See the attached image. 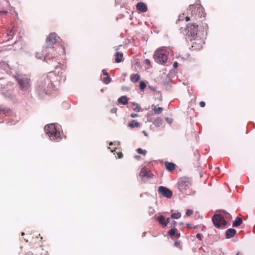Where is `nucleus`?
<instances>
[{
  "label": "nucleus",
  "mask_w": 255,
  "mask_h": 255,
  "mask_svg": "<svg viewBox=\"0 0 255 255\" xmlns=\"http://www.w3.org/2000/svg\"><path fill=\"white\" fill-rule=\"evenodd\" d=\"M191 179L186 176L180 177L177 182V187L180 192L187 195H193L195 192L192 189Z\"/></svg>",
  "instance_id": "obj_3"
},
{
  "label": "nucleus",
  "mask_w": 255,
  "mask_h": 255,
  "mask_svg": "<svg viewBox=\"0 0 255 255\" xmlns=\"http://www.w3.org/2000/svg\"><path fill=\"white\" fill-rule=\"evenodd\" d=\"M134 158H135L136 160H140V159H141L140 156H138V155H135V156H134Z\"/></svg>",
  "instance_id": "obj_45"
},
{
  "label": "nucleus",
  "mask_w": 255,
  "mask_h": 255,
  "mask_svg": "<svg viewBox=\"0 0 255 255\" xmlns=\"http://www.w3.org/2000/svg\"><path fill=\"white\" fill-rule=\"evenodd\" d=\"M136 9L140 12H145L147 11V5L142 2H139L136 4Z\"/></svg>",
  "instance_id": "obj_14"
},
{
  "label": "nucleus",
  "mask_w": 255,
  "mask_h": 255,
  "mask_svg": "<svg viewBox=\"0 0 255 255\" xmlns=\"http://www.w3.org/2000/svg\"><path fill=\"white\" fill-rule=\"evenodd\" d=\"M139 175L143 179L144 177H150L151 172L147 168L143 167L141 169Z\"/></svg>",
  "instance_id": "obj_13"
},
{
  "label": "nucleus",
  "mask_w": 255,
  "mask_h": 255,
  "mask_svg": "<svg viewBox=\"0 0 255 255\" xmlns=\"http://www.w3.org/2000/svg\"><path fill=\"white\" fill-rule=\"evenodd\" d=\"M130 79L132 82H137L140 79V75L138 74H131L130 76Z\"/></svg>",
  "instance_id": "obj_21"
},
{
  "label": "nucleus",
  "mask_w": 255,
  "mask_h": 255,
  "mask_svg": "<svg viewBox=\"0 0 255 255\" xmlns=\"http://www.w3.org/2000/svg\"><path fill=\"white\" fill-rule=\"evenodd\" d=\"M162 124V120L160 118H157L153 122V124L156 127L160 126Z\"/></svg>",
  "instance_id": "obj_24"
},
{
  "label": "nucleus",
  "mask_w": 255,
  "mask_h": 255,
  "mask_svg": "<svg viewBox=\"0 0 255 255\" xmlns=\"http://www.w3.org/2000/svg\"><path fill=\"white\" fill-rule=\"evenodd\" d=\"M199 26H201L200 23H193L192 24H189L188 25V31L186 35L190 41H192L193 39H195L196 38L199 37L198 35L199 32L198 27Z\"/></svg>",
  "instance_id": "obj_6"
},
{
  "label": "nucleus",
  "mask_w": 255,
  "mask_h": 255,
  "mask_svg": "<svg viewBox=\"0 0 255 255\" xmlns=\"http://www.w3.org/2000/svg\"><path fill=\"white\" fill-rule=\"evenodd\" d=\"M144 63L147 64V65H150V61L149 59H145L144 60Z\"/></svg>",
  "instance_id": "obj_40"
},
{
  "label": "nucleus",
  "mask_w": 255,
  "mask_h": 255,
  "mask_svg": "<svg viewBox=\"0 0 255 255\" xmlns=\"http://www.w3.org/2000/svg\"><path fill=\"white\" fill-rule=\"evenodd\" d=\"M236 230L234 229H229L226 232V238L230 239L233 237L236 234Z\"/></svg>",
  "instance_id": "obj_16"
},
{
  "label": "nucleus",
  "mask_w": 255,
  "mask_h": 255,
  "mask_svg": "<svg viewBox=\"0 0 255 255\" xmlns=\"http://www.w3.org/2000/svg\"><path fill=\"white\" fill-rule=\"evenodd\" d=\"M185 20L186 21H188L189 20H191V15L190 16H187L185 17Z\"/></svg>",
  "instance_id": "obj_41"
},
{
  "label": "nucleus",
  "mask_w": 255,
  "mask_h": 255,
  "mask_svg": "<svg viewBox=\"0 0 255 255\" xmlns=\"http://www.w3.org/2000/svg\"><path fill=\"white\" fill-rule=\"evenodd\" d=\"M170 219L167 218L165 219L164 216L160 215L156 218V220L159 223V224L163 227L165 228L167 226L168 223L169 222Z\"/></svg>",
  "instance_id": "obj_12"
},
{
  "label": "nucleus",
  "mask_w": 255,
  "mask_h": 255,
  "mask_svg": "<svg viewBox=\"0 0 255 255\" xmlns=\"http://www.w3.org/2000/svg\"><path fill=\"white\" fill-rule=\"evenodd\" d=\"M123 54L122 53L117 52L116 53L115 62L116 63H120L121 62H122L123 61Z\"/></svg>",
  "instance_id": "obj_18"
},
{
  "label": "nucleus",
  "mask_w": 255,
  "mask_h": 255,
  "mask_svg": "<svg viewBox=\"0 0 255 255\" xmlns=\"http://www.w3.org/2000/svg\"><path fill=\"white\" fill-rule=\"evenodd\" d=\"M243 222V220L241 218L238 217L236 220L233 223V226L234 227H239L240 226Z\"/></svg>",
  "instance_id": "obj_22"
},
{
  "label": "nucleus",
  "mask_w": 255,
  "mask_h": 255,
  "mask_svg": "<svg viewBox=\"0 0 255 255\" xmlns=\"http://www.w3.org/2000/svg\"><path fill=\"white\" fill-rule=\"evenodd\" d=\"M6 65V64L4 62H2H2H0V67L4 66H5Z\"/></svg>",
  "instance_id": "obj_43"
},
{
  "label": "nucleus",
  "mask_w": 255,
  "mask_h": 255,
  "mask_svg": "<svg viewBox=\"0 0 255 255\" xmlns=\"http://www.w3.org/2000/svg\"><path fill=\"white\" fill-rule=\"evenodd\" d=\"M223 217H224V219L226 218L227 219H229V220H230L231 218V216L229 213H226L224 215V216H223Z\"/></svg>",
  "instance_id": "obj_34"
},
{
  "label": "nucleus",
  "mask_w": 255,
  "mask_h": 255,
  "mask_svg": "<svg viewBox=\"0 0 255 255\" xmlns=\"http://www.w3.org/2000/svg\"><path fill=\"white\" fill-rule=\"evenodd\" d=\"M136 151H137V153H138L139 154H143L144 155H145V154L146 153V151L145 150L142 149L140 148H137Z\"/></svg>",
  "instance_id": "obj_29"
},
{
  "label": "nucleus",
  "mask_w": 255,
  "mask_h": 255,
  "mask_svg": "<svg viewBox=\"0 0 255 255\" xmlns=\"http://www.w3.org/2000/svg\"><path fill=\"white\" fill-rule=\"evenodd\" d=\"M186 226L187 228L188 229H196V226H194L193 225L189 224V223L186 224Z\"/></svg>",
  "instance_id": "obj_32"
},
{
  "label": "nucleus",
  "mask_w": 255,
  "mask_h": 255,
  "mask_svg": "<svg viewBox=\"0 0 255 255\" xmlns=\"http://www.w3.org/2000/svg\"><path fill=\"white\" fill-rule=\"evenodd\" d=\"M165 166L166 169L169 171H172L175 169V164L172 162H165Z\"/></svg>",
  "instance_id": "obj_17"
},
{
  "label": "nucleus",
  "mask_w": 255,
  "mask_h": 255,
  "mask_svg": "<svg viewBox=\"0 0 255 255\" xmlns=\"http://www.w3.org/2000/svg\"><path fill=\"white\" fill-rule=\"evenodd\" d=\"M102 73H103V75H105V76H109V75L108 73V72H107V71H106V70H105V69H103V70H102Z\"/></svg>",
  "instance_id": "obj_39"
},
{
  "label": "nucleus",
  "mask_w": 255,
  "mask_h": 255,
  "mask_svg": "<svg viewBox=\"0 0 255 255\" xmlns=\"http://www.w3.org/2000/svg\"><path fill=\"white\" fill-rule=\"evenodd\" d=\"M173 67L174 68H177L178 67V63L177 62H175L173 64Z\"/></svg>",
  "instance_id": "obj_46"
},
{
  "label": "nucleus",
  "mask_w": 255,
  "mask_h": 255,
  "mask_svg": "<svg viewBox=\"0 0 255 255\" xmlns=\"http://www.w3.org/2000/svg\"><path fill=\"white\" fill-rule=\"evenodd\" d=\"M158 192L160 194L167 198H171L173 195L172 192L170 190L164 186L159 187Z\"/></svg>",
  "instance_id": "obj_11"
},
{
  "label": "nucleus",
  "mask_w": 255,
  "mask_h": 255,
  "mask_svg": "<svg viewBox=\"0 0 255 255\" xmlns=\"http://www.w3.org/2000/svg\"><path fill=\"white\" fill-rule=\"evenodd\" d=\"M188 12L191 15V21L193 23H202L205 19V13L203 7L197 5H190L188 9Z\"/></svg>",
  "instance_id": "obj_2"
},
{
  "label": "nucleus",
  "mask_w": 255,
  "mask_h": 255,
  "mask_svg": "<svg viewBox=\"0 0 255 255\" xmlns=\"http://www.w3.org/2000/svg\"><path fill=\"white\" fill-rule=\"evenodd\" d=\"M205 103L204 101H201L199 103V105L201 107L203 108L205 106Z\"/></svg>",
  "instance_id": "obj_37"
},
{
  "label": "nucleus",
  "mask_w": 255,
  "mask_h": 255,
  "mask_svg": "<svg viewBox=\"0 0 255 255\" xmlns=\"http://www.w3.org/2000/svg\"><path fill=\"white\" fill-rule=\"evenodd\" d=\"M58 36L55 33H50L46 38V47L47 48H53V45L55 44L58 40Z\"/></svg>",
  "instance_id": "obj_9"
},
{
  "label": "nucleus",
  "mask_w": 255,
  "mask_h": 255,
  "mask_svg": "<svg viewBox=\"0 0 255 255\" xmlns=\"http://www.w3.org/2000/svg\"><path fill=\"white\" fill-rule=\"evenodd\" d=\"M24 235V233H21V235H22V236H23Z\"/></svg>",
  "instance_id": "obj_52"
},
{
  "label": "nucleus",
  "mask_w": 255,
  "mask_h": 255,
  "mask_svg": "<svg viewBox=\"0 0 255 255\" xmlns=\"http://www.w3.org/2000/svg\"><path fill=\"white\" fill-rule=\"evenodd\" d=\"M22 91H27L30 87V80L25 75H18L15 77Z\"/></svg>",
  "instance_id": "obj_5"
},
{
  "label": "nucleus",
  "mask_w": 255,
  "mask_h": 255,
  "mask_svg": "<svg viewBox=\"0 0 255 255\" xmlns=\"http://www.w3.org/2000/svg\"><path fill=\"white\" fill-rule=\"evenodd\" d=\"M193 213V211L192 210H191V209H188L187 211H186V215L187 216H191L192 214Z\"/></svg>",
  "instance_id": "obj_33"
},
{
  "label": "nucleus",
  "mask_w": 255,
  "mask_h": 255,
  "mask_svg": "<svg viewBox=\"0 0 255 255\" xmlns=\"http://www.w3.org/2000/svg\"><path fill=\"white\" fill-rule=\"evenodd\" d=\"M202 26L203 27L204 30H206L208 28V25L206 23H204V24L202 23Z\"/></svg>",
  "instance_id": "obj_38"
},
{
  "label": "nucleus",
  "mask_w": 255,
  "mask_h": 255,
  "mask_svg": "<svg viewBox=\"0 0 255 255\" xmlns=\"http://www.w3.org/2000/svg\"><path fill=\"white\" fill-rule=\"evenodd\" d=\"M13 34H14V31L12 29H10L7 32V35H8V36L12 35Z\"/></svg>",
  "instance_id": "obj_36"
},
{
  "label": "nucleus",
  "mask_w": 255,
  "mask_h": 255,
  "mask_svg": "<svg viewBox=\"0 0 255 255\" xmlns=\"http://www.w3.org/2000/svg\"><path fill=\"white\" fill-rule=\"evenodd\" d=\"M179 245H180V242H177H177H175L174 243V245H175V246H176V247H178V246H179Z\"/></svg>",
  "instance_id": "obj_47"
},
{
  "label": "nucleus",
  "mask_w": 255,
  "mask_h": 255,
  "mask_svg": "<svg viewBox=\"0 0 255 255\" xmlns=\"http://www.w3.org/2000/svg\"><path fill=\"white\" fill-rule=\"evenodd\" d=\"M168 234L171 238L178 239L180 237V234L177 232V229L176 228L169 230L168 232Z\"/></svg>",
  "instance_id": "obj_15"
},
{
  "label": "nucleus",
  "mask_w": 255,
  "mask_h": 255,
  "mask_svg": "<svg viewBox=\"0 0 255 255\" xmlns=\"http://www.w3.org/2000/svg\"><path fill=\"white\" fill-rule=\"evenodd\" d=\"M114 154H116V156H117L118 158H122L123 157V153L121 151L117 152Z\"/></svg>",
  "instance_id": "obj_31"
},
{
  "label": "nucleus",
  "mask_w": 255,
  "mask_h": 255,
  "mask_svg": "<svg viewBox=\"0 0 255 255\" xmlns=\"http://www.w3.org/2000/svg\"><path fill=\"white\" fill-rule=\"evenodd\" d=\"M236 255H242L240 254V253L238 252V253H237Z\"/></svg>",
  "instance_id": "obj_51"
},
{
  "label": "nucleus",
  "mask_w": 255,
  "mask_h": 255,
  "mask_svg": "<svg viewBox=\"0 0 255 255\" xmlns=\"http://www.w3.org/2000/svg\"><path fill=\"white\" fill-rule=\"evenodd\" d=\"M196 238L198 239L200 241H201L203 238V236L202 234L198 233L196 235Z\"/></svg>",
  "instance_id": "obj_35"
},
{
  "label": "nucleus",
  "mask_w": 255,
  "mask_h": 255,
  "mask_svg": "<svg viewBox=\"0 0 255 255\" xmlns=\"http://www.w3.org/2000/svg\"><path fill=\"white\" fill-rule=\"evenodd\" d=\"M53 89V84L48 76L41 77L37 82L36 91L41 96L50 94Z\"/></svg>",
  "instance_id": "obj_1"
},
{
  "label": "nucleus",
  "mask_w": 255,
  "mask_h": 255,
  "mask_svg": "<svg viewBox=\"0 0 255 255\" xmlns=\"http://www.w3.org/2000/svg\"><path fill=\"white\" fill-rule=\"evenodd\" d=\"M173 226H174V227H175V226H176V225L177 223H176V221H173Z\"/></svg>",
  "instance_id": "obj_50"
},
{
  "label": "nucleus",
  "mask_w": 255,
  "mask_h": 255,
  "mask_svg": "<svg viewBox=\"0 0 255 255\" xmlns=\"http://www.w3.org/2000/svg\"><path fill=\"white\" fill-rule=\"evenodd\" d=\"M130 116L132 118H136V117H138V115L136 114H131Z\"/></svg>",
  "instance_id": "obj_44"
},
{
  "label": "nucleus",
  "mask_w": 255,
  "mask_h": 255,
  "mask_svg": "<svg viewBox=\"0 0 255 255\" xmlns=\"http://www.w3.org/2000/svg\"><path fill=\"white\" fill-rule=\"evenodd\" d=\"M212 221L214 225L217 228H225L227 222L224 217L221 215L216 214L212 217Z\"/></svg>",
  "instance_id": "obj_8"
},
{
  "label": "nucleus",
  "mask_w": 255,
  "mask_h": 255,
  "mask_svg": "<svg viewBox=\"0 0 255 255\" xmlns=\"http://www.w3.org/2000/svg\"><path fill=\"white\" fill-rule=\"evenodd\" d=\"M128 127L130 128H138L140 127V124L135 120H132L128 124Z\"/></svg>",
  "instance_id": "obj_20"
},
{
  "label": "nucleus",
  "mask_w": 255,
  "mask_h": 255,
  "mask_svg": "<svg viewBox=\"0 0 255 255\" xmlns=\"http://www.w3.org/2000/svg\"><path fill=\"white\" fill-rule=\"evenodd\" d=\"M44 130L51 140L61 139L60 133L57 131L54 125H47L44 127Z\"/></svg>",
  "instance_id": "obj_7"
},
{
  "label": "nucleus",
  "mask_w": 255,
  "mask_h": 255,
  "mask_svg": "<svg viewBox=\"0 0 255 255\" xmlns=\"http://www.w3.org/2000/svg\"><path fill=\"white\" fill-rule=\"evenodd\" d=\"M191 41L192 42L191 49L192 50H199L202 48L203 42L201 38L199 37Z\"/></svg>",
  "instance_id": "obj_10"
},
{
  "label": "nucleus",
  "mask_w": 255,
  "mask_h": 255,
  "mask_svg": "<svg viewBox=\"0 0 255 255\" xmlns=\"http://www.w3.org/2000/svg\"><path fill=\"white\" fill-rule=\"evenodd\" d=\"M181 215L179 212L174 213L171 214V218L173 219H178L180 218Z\"/></svg>",
  "instance_id": "obj_26"
},
{
  "label": "nucleus",
  "mask_w": 255,
  "mask_h": 255,
  "mask_svg": "<svg viewBox=\"0 0 255 255\" xmlns=\"http://www.w3.org/2000/svg\"><path fill=\"white\" fill-rule=\"evenodd\" d=\"M111 81V78L110 76H107L103 78V82L104 83L108 84Z\"/></svg>",
  "instance_id": "obj_28"
},
{
  "label": "nucleus",
  "mask_w": 255,
  "mask_h": 255,
  "mask_svg": "<svg viewBox=\"0 0 255 255\" xmlns=\"http://www.w3.org/2000/svg\"><path fill=\"white\" fill-rule=\"evenodd\" d=\"M1 113H3V114L8 115L10 112V110L8 108H5L1 106Z\"/></svg>",
  "instance_id": "obj_25"
},
{
  "label": "nucleus",
  "mask_w": 255,
  "mask_h": 255,
  "mask_svg": "<svg viewBox=\"0 0 255 255\" xmlns=\"http://www.w3.org/2000/svg\"><path fill=\"white\" fill-rule=\"evenodd\" d=\"M117 108H113L112 109H111V112L112 113H116L117 112Z\"/></svg>",
  "instance_id": "obj_42"
},
{
  "label": "nucleus",
  "mask_w": 255,
  "mask_h": 255,
  "mask_svg": "<svg viewBox=\"0 0 255 255\" xmlns=\"http://www.w3.org/2000/svg\"><path fill=\"white\" fill-rule=\"evenodd\" d=\"M168 56V52L165 49L160 48L155 51L153 58L157 63L163 64L167 62Z\"/></svg>",
  "instance_id": "obj_4"
},
{
  "label": "nucleus",
  "mask_w": 255,
  "mask_h": 255,
  "mask_svg": "<svg viewBox=\"0 0 255 255\" xmlns=\"http://www.w3.org/2000/svg\"><path fill=\"white\" fill-rule=\"evenodd\" d=\"M118 102L119 103L122 104L124 105H126L128 104V101L127 97L126 96H123L121 97L118 100Z\"/></svg>",
  "instance_id": "obj_19"
},
{
  "label": "nucleus",
  "mask_w": 255,
  "mask_h": 255,
  "mask_svg": "<svg viewBox=\"0 0 255 255\" xmlns=\"http://www.w3.org/2000/svg\"><path fill=\"white\" fill-rule=\"evenodd\" d=\"M132 105H133V108H132L133 110L135 112H139L140 108L138 104L133 103Z\"/></svg>",
  "instance_id": "obj_27"
},
{
  "label": "nucleus",
  "mask_w": 255,
  "mask_h": 255,
  "mask_svg": "<svg viewBox=\"0 0 255 255\" xmlns=\"http://www.w3.org/2000/svg\"><path fill=\"white\" fill-rule=\"evenodd\" d=\"M25 255H33V254L31 252H28L25 253Z\"/></svg>",
  "instance_id": "obj_49"
},
{
  "label": "nucleus",
  "mask_w": 255,
  "mask_h": 255,
  "mask_svg": "<svg viewBox=\"0 0 255 255\" xmlns=\"http://www.w3.org/2000/svg\"><path fill=\"white\" fill-rule=\"evenodd\" d=\"M163 109L161 107H156V106H154L153 108V111L154 112V113L156 115L160 114L163 111Z\"/></svg>",
  "instance_id": "obj_23"
},
{
  "label": "nucleus",
  "mask_w": 255,
  "mask_h": 255,
  "mask_svg": "<svg viewBox=\"0 0 255 255\" xmlns=\"http://www.w3.org/2000/svg\"><path fill=\"white\" fill-rule=\"evenodd\" d=\"M7 13V11L6 10H2V11H0V13H4V14H6Z\"/></svg>",
  "instance_id": "obj_48"
},
{
  "label": "nucleus",
  "mask_w": 255,
  "mask_h": 255,
  "mask_svg": "<svg viewBox=\"0 0 255 255\" xmlns=\"http://www.w3.org/2000/svg\"><path fill=\"white\" fill-rule=\"evenodd\" d=\"M139 87H140V90H141V91L143 90L146 87L145 83L143 81H141L140 82Z\"/></svg>",
  "instance_id": "obj_30"
}]
</instances>
